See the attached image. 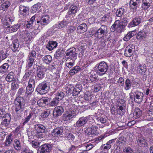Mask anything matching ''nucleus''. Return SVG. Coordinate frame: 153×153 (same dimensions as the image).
Segmentation results:
<instances>
[{"label":"nucleus","instance_id":"nucleus-1","mask_svg":"<svg viewBox=\"0 0 153 153\" xmlns=\"http://www.w3.org/2000/svg\"><path fill=\"white\" fill-rule=\"evenodd\" d=\"M25 101L23 97H18L14 100L12 108L13 112L15 111L19 114L23 111L25 108Z\"/></svg>","mask_w":153,"mask_h":153},{"label":"nucleus","instance_id":"nucleus-2","mask_svg":"<svg viewBox=\"0 0 153 153\" xmlns=\"http://www.w3.org/2000/svg\"><path fill=\"white\" fill-rule=\"evenodd\" d=\"M107 27L105 25H102L97 30H93L91 32L93 36L98 39L103 38L104 36L107 33Z\"/></svg>","mask_w":153,"mask_h":153},{"label":"nucleus","instance_id":"nucleus-3","mask_svg":"<svg viewBox=\"0 0 153 153\" xmlns=\"http://www.w3.org/2000/svg\"><path fill=\"white\" fill-rule=\"evenodd\" d=\"M97 74L100 76H102L106 74L108 69V65L106 62L102 61L96 66Z\"/></svg>","mask_w":153,"mask_h":153},{"label":"nucleus","instance_id":"nucleus-4","mask_svg":"<svg viewBox=\"0 0 153 153\" xmlns=\"http://www.w3.org/2000/svg\"><path fill=\"white\" fill-rule=\"evenodd\" d=\"M34 128L36 131V137L38 138L43 137V133H46L47 130L45 127L40 124H38L34 126Z\"/></svg>","mask_w":153,"mask_h":153},{"label":"nucleus","instance_id":"nucleus-5","mask_svg":"<svg viewBox=\"0 0 153 153\" xmlns=\"http://www.w3.org/2000/svg\"><path fill=\"white\" fill-rule=\"evenodd\" d=\"M49 87L45 81L39 83L36 88L37 91L41 94H45L47 93L49 90Z\"/></svg>","mask_w":153,"mask_h":153},{"label":"nucleus","instance_id":"nucleus-6","mask_svg":"<svg viewBox=\"0 0 153 153\" xmlns=\"http://www.w3.org/2000/svg\"><path fill=\"white\" fill-rule=\"evenodd\" d=\"M76 49L74 48H70L65 52V58L67 59L75 60L77 58V53L75 52Z\"/></svg>","mask_w":153,"mask_h":153},{"label":"nucleus","instance_id":"nucleus-7","mask_svg":"<svg viewBox=\"0 0 153 153\" xmlns=\"http://www.w3.org/2000/svg\"><path fill=\"white\" fill-rule=\"evenodd\" d=\"M139 83L134 79H130L128 78L125 81L124 89L126 91L129 90L131 87L135 88L138 86Z\"/></svg>","mask_w":153,"mask_h":153},{"label":"nucleus","instance_id":"nucleus-8","mask_svg":"<svg viewBox=\"0 0 153 153\" xmlns=\"http://www.w3.org/2000/svg\"><path fill=\"white\" fill-rule=\"evenodd\" d=\"M52 149L50 144L45 143L39 146L38 149V153H50Z\"/></svg>","mask_w":153,"mask_h":153},{"label":"nucleus","instance_id":"nucleus-9","mask_svg":"<svg viewBox=\"0 0 153 153\" xmlns=\"http://www.w3.org/2000/svg\"><path fill=\"white\" fill-rule=\"evenodd\" d=\"M125 27L120 22L119 20H116L114 23L112 25L111 28V30L112 32H114L115 30H120V32H122L125 29Z\"/></svg>","mask_w":153,"mask_h":153},{"label":"nucleus","instance_id":"nucleus-10","mask_svg":"<svg viewBox=\"0 0 153 153\" xmlns=\"http://www.w3.org/2000/svg\"><path fill=\"white\" fill-rule=\"evenodd\" d=\"M76 115V111L69 110L66 111L62 116V119L64 121H69L74 117H75Z\"/></svg>","mask_w":153,"mask_h":153},{"label":"nucleus","instance_id":"nucleus-11","mask_svg":"<svg viewBox=\"0 0 153 153\" xmlns=\"http://www.w3.org/2000/svg\"><path fill=\"white\" fill-rule=\"evenodd\" d=\"M133 96L134 101L136 103L140 104L143 100V93L138 91L136 90L134 92Z\"/></svg>","mask_w":153,"mask_h":153},{"label":"nucleus","instance_id":"nucleus-12","mask_svg":"<svg viewBox=\"0 0 153 153\" xmlns=\"http://www.w3.org/2000/svg\"><path fill=\"white\" fill-rule=\"evenodd\" d=\"M36 53L35 51H32L29 53L28 55V60L29 61L28 63V67H30L33 64V62L36 57Z\"/></svg>","mask_w":153,"mask_h":153},{"label":"nucleus","instance_id":"nucleus-13","mask_svg":"<svg viewBox=\"0 0 153 153\" xmlns=\"http://www.w3.org/2000/svg\"><path fill=\"white\" fill-rule=\"evenodd\" d=\"M63 129L61 127H57L53 130L51 132L52 135L54 137H62Z\"/></svg>","mask_w":153,"mask_h":153},{"label":"nucleus","instance_id":"nucleus-14","mask_svg":"<svg viewBox=\"0 0 153 153\" xmlns=\"http://www.w3.org/2000/svg\"><path fill=\"white\" fill-rule=\"evenodd\" d=\"M142 17L138 16L135 17L128 25L129 27H132L140 24L142 21Z\"/></svg>","mask_w":153,"mask_h":153},{"label":"nucleus","instance_id":"nucleus-15","mask_svg":"<svg viewBox=\"0 0 153 153\" xmlns=\"http://www.w3.org/2000/svg\"><path fill=\"white\" fill-rule=\"evenodd\" d=\"M64 111L63 108L61 106L56 107L54 109L53 112V116L57 117L61 115Z\"/></svg>","mask_w":153,"mask_h":153},{"label":"nucleus","instance_id":"nucleus-16","mask_svg":"<svg viewBox=\"0 0 153 153\" xmlns=\"http://www.w3.org/2000/svg\"><path fill=\"white\" fill-rule=\"evenodd\" d=\"M136 141L138 145L140 147L147 146V142L144 139L143 137L140 136L136 138Z\"/></svg>","mask_w":153,"mask_h":153},{"label":"nucleus","instance_id":"nucleus-17","mask_svg":"<svg viewBox=\"0 0 153 153\" xmlns=\"http://www.w3.org/2000/svg\"><path fill=\"white\" fill-rule=\"evenodd\" d=\"M45 73L40 66H39L37 69L36 77L38 80H41L45 76Z\"/></svg>","mask_w":153,"mask_h":153},{"label":"nucleus","instance_id":"nucleus-18","mask_svg":"<svg viewBox=\"0 0 153 153\" xmlns=\"http://www.w3.org/2000/svg\"><path fill=\"white\" fill-rule=\"evenodd\" d=\"M152 0H142L141 7L144 10H148L152 3Z\"/></svg>","mask_w":153,"mask_h":153},{"label":"nucleus","instance_id":"nucleus-19","mask_svg":"<svg viewBox=\"0 0 153 153\" xmlns=\"http://www.w3.org/2000/svg\"><path fill=\"white\" fill-rule=\"evenodd\" d=\"M88 119L87 117H82L79 118L76 123V126L81 127L85 125L87 122Z\"/></svg>","mask_w":153,"mask_h":153},{"label":"nucleus","instance_id":"nucleus-20","mask_svg":"<svg viewBox=\"0 0 153 153\" xmlns=\"http://www.w3.org/2000/svg\"><path fill=\"white\" fill-rule=\"evenodd\" d=\"M29 10L27 7L21 5L19 7V11L21 15L27 16L29 15Z\"/></svg>","mask_w":153,"mask_h":153},{"label":"nucleus","instance_id":"nucleus-21","mask_svg":"<svg viewBox=\"0 0 153 153\" xmlns=\"http://www.w3.org/2000/svg\"><path fill=\"white\" fill-rule=\"evenodd\" d=\"M50 22V17L48 15H44L41 17V25H45L49 24Z\"/></svg>","mask_w":153,"mask_h":153},{"label":"nucleus","instance_id":"nucleus-22","mask_svg":"<svg viewBox=\"0 0 153 153\" xmlns=\"http://www.w3.org/2000/svg\"><path fill=\"white\" fill-rule=\"evenodd\" d=\"M134 51L133 48L127 47L125 49L124 55L126 57H130L133 54Z\"/></svg>","mask_w":153,"mask_h":153},{"label":"nucleus","instance_id":"nucleus-23","mask_svg":"<svg viewBox=\"0 0 153 153\" xmlns=\"http://www.w3.org/2000/svg\"><path fill=\"white\" fill-rule=\"evenodd\" d=\"M57 46V43L54 41H49L48 44H47L46 46V48L48 50L51 51L55 48H56Z\"/></svg>","mask_w":153,"mask_h":153},{"label":"nucleus","instance_id":"nucleus-24","mask_svg":"<svg viewBox=\"0 0 153 153\" xmlns=\"http://www.w3.org/2000/svg\"><path fill=\"white\" fill-rule=\"evenodd\" d=\"M136 34V30L129 32L124 37L123 40L125 41L129 40L132 37Z\"/></svg>","mask_w":153,"mask_h":153},{"label":"nucleus","instance_id":"nucleus-25","mask_svg":"<svg viewBox=\"0 0 153 153\" xmlns=\"http://www.w3.org/2000/svg\"><path fill=\"white\" fill-rule=\"evenodd\" d=\"M11 45V49L13 51H15L19 45V43L17 39H15L12 42Z\"/></svg>","mask_w":153,"mask_h":153},{"label":"nucleus","instance_id":"nucleus-26","mask_svg":"<svg viewBox=\"0 0 153 153\" xmlns=\"http://www.w3.org/2000/svg\"><path fill=\"white\" fill-rule=\"evenodd\" d=\"M142 111L138 108H136L133 113L134 117L136 119L140 117L142 115Z\"/></svg>","mask_w":153,"mask_h":153},{"label":"nucleus","instance_id":"nucleus-27","mask_svg":"<svg viewBox=\"0 0 153 153\" xmlns=\"http://www.w3.org/2000/svg\"><path fill=\"white\" fill-rule=\"evenodd\" d=\"M80 70L81 68L79 66H75L72 68L69 71V74L71 75H73L77 73Z\"/></svg>","mask_w":153,"mask_h":153},{"label":"nucleus","instance_id":"nucleus-28","mask_svg":"<svg viewBox=\"0 0 153 153\" xmlns=\"http://www.w3.org/2000/svg\"><path fill=\"white\" fill-rule=\"evenodd\" d=\"M78 10V8L76 6H71L69 9L67 13V14L70 15L71 14H74L76 13Z\"/></svg>","mask_w":153,"mask_h":153},{"label":"nucleus","instance_id":"nucleus-29","mask_svg":"<svg viewBox=\"0 0 153 153\" xmlns=\"http://www.w3.org/2000/svg\"><path fill=\"white\" fill-rule=\"evenodd\" d=\"M137 38L140 40L144 39L147 36L146 34L143 31L139 32L137 34Z\"/></svg>","mask_w":153,"mask_h":153},{"label":"nucleus","instance_id":"nucleus-30","mask_svg":"<svg viewBox=\"0 0 153 153\" xmlns=\"http://www.w3.org/2000/svg\"><path fill=\"white\" fill-rule=\"evenodd\" d=\"M117 114L120 115L123 114L125 112V106H117Z\"/></svg>","mask_w":153,"mask_h":153},{"label":"nucleus","instance_id":"nucleus-31","mask_svg":"<svg viewBox=\"0 0 153 153\" xmlns=\"http://www.w3.org/2000/svg\"><path fill=\"white\" fill-rule=\"evenodd\" d=\"M42 60L44 63L49 64L52 61V57L50 55L45 56L42 58Z\"/></svg>","mask_w":153,"mask_h":153},{"label":"nucleus","instance_id":"nucleus-32","mask_svg":"<svg viewBox=\"0 0 153 153\" xmlns=\"http://www.w3.org/2000/svg\"><path fill=\"white\" fill-rule=\"evenodd\" d=\"M65 52L64 49L62 48L58 49L56 51L55 56L57 57H61Z\"/></svg>","mask_w":153,"mask_h":153},{"label":"nucleus","instance_id":"nucleus-33","mask_svg":"<svg viewBox=\"0 0 153 153\" xmlns=\"http://www.w3.org/2000/svg\"><path fill=\"white\" fill-rule=\"evenodd\" d=\"M13 146L14 148L16 150H20L21 149L20 142L17 139H16L14 140L13 143Z\"/></svg>","mask_w":153,"mask_h":153},{"label":"nucleus","instance_id":"nucleus-34","mask_svg":"<svg viewBox=\"0 0 153 153\" xmlns=\"http://www.w3.org/2000/svg\"><path fill=\"white\" fill-rule=\"evenodd\" d=\"M87 29V25L85 23L80 24L77 28V30H80L83 32H86Z\"/></svg>","mask_w":153,"mask_h":153},{"label":"nucleus","instance_id":"nucleus-35","mask_svg":"<svg viewBox=\"0 0 153 153\" xmlns=\"http://www.w3.org/2000/svg\"><path fill=\"white\" fill-rule=\"evenodd\" d=\"M59 101L56 98H53L51 102L49 103L50 106H55L59 102Z\"/></svg>","mask_w":153,"mask_h":153},{"label":"nucleus","instance_id":"nucleus-36","mask_svg":"<svg viewBox=\"0 0 153 153\" xmlns=\"http://www.w3.org/2000/svg\"><path fill=\"white\" fill-rule=\"evenodd\" d=\"M34 87L28 85L26 89V94L27 96L30 95L34 91Z\"/></svg>","mask_w":153,"mask_h":153},{"label":"nucleus","instance_id":"nucleus-37","mask_svg":"<svg viewBox=\"0 0 153 153\" xmlns=\"http://www.w3.org/2000/svg\"><path fill=\"white\" fill-rule=\"evenodd\" d=\"M9 67L7 63H4L2 66L0 67V72L3 73L7 71V69Z\"/></svg>","mask_w":153,"mask_h":153},{"label":"nucleus","instance_id":"nucleus-38","mask_svg":"<svg viewBox=\"0 0 153 153\" xmlns=\"http://www.w3.org/2000/svg\"><path fill=\"white\" fill-rule=\"evenodd\" d=\"M89 128H90L91 129V132L92 134L94 135H97L98 134V131H97V127L93 125H89Z\"/></svg>","mask_w":153,"mask_h":153},{"label":"nucleus","instance_id":"nucleus-39","mask_svg":"<svg viewBox=\"0 0 153 153\" xmlns=\"http://www.w3.org/2000/svg\"><path fill=\"white\" fill-rule=\"evenodd\" d=\"M51 110L48 109L44 111L41 114V117L43 118L48 117L51 113Z\"/></svg>","mask_w":153,"mask_h":153},{"label":"nucleus","instance_id":"nucleus-40","mask_svg":"<svg viewBox=\"0 0 153 153\" xmlns=\"http://www.w3.org/2000/svg\"><path fill=\"white\" fill-rule=\"evenodd\" d=\"M56 95V97L60 101L64 97L65 94L62 92L59 91L57 92Z\"/></svg>","mask_w":153,"mask_h":153},{"label":"nucleus","instance_id":"nucleus-41","mask_svg":"<svg viewBox=\"0 0 153 153\" xmlns=\"http://www.w3.org/2000/svg\"><path fill=\"white\" fill-rule=\"evenodd\" d=\"M126 140L123 137H121L119 138L116 141V145H119L120 144L123 145L124 143L126 142Z\"/></svg>","mask_w":153,"mask_h":153},{"label":"nucleus","instance_id":"nucleus-42","mask_svg":"<svg viewBox=\"0 0 153 153\" xmlns=\"http://www.w3.org/2000/svg\"><path fill=\"white\" fill-rule=\"evenodd\" d=\"M41 7V4L40 3H37L36 4L33 5L32 8V12L33 13L35 12L39 9Z\"/></svg>","mask_w":153,"mask_h":153},{"label":"nucleus","instance_id":"nucleus-43","mask_svg":"<svg viewBox=\"0 0 153 153\" xmlns=\"http://www.w3.org/2000/svg\"><path fill=\"white\" fill-rule=\"evenodd\" d=\"M27 134L29 138H34V136H36V131H35L34 130L28 131Z\"/></svg>","mask_w":153,"mask_h":153},{"label":"nucleus","instance_id":"nucleus-44","mask_svg":"<svg viewBox=\"0 0 153 153\" xmlns=\"http://www.w3.org/2000/svg\"><path fill=\"white\" fill-rule=\"evenodd\" d=\"M130 7L131 9L136 10L138 6L137 3L135 2L130 0L129 2Z\"/></svg>","mask_w":153,"mask_h":153},{"label":"nucleus","instance_id":"nucleus-45","mask_svg":"<svg viewBox=\"0 0 153 153\" xmlns=\"http://www.w3.org/2000/svg\"><path fill=\"white\" fill-rule=\"evenodd\" d=\"M34 114L33 113L31 112L30 113L29 115L26 116V117L25 118L24 121L23 123L24 125L30 119L32 116Z\"/></svg>","mask_w":153,"mask_h":153},{"label":"nucleus","instance_id":"nucleus-46","mask_svg":"<svg viewBox=\"0 0 153 153\" xmlns=\"http://www.w3.org/2000/svg\"><path fill=\"white\" fill-rule=\"evenodd\" d=\"M124 13V9L123 8H120L117 10L116 13V16L117 17H121Z\"/></svg>","mask_w":153,"mask_h":153},{"label":"nucleus","instance_id":"nucleus-47","mask_svg":"<svg viewBox=\"0 0 153 153\" xmlns=\"http://www.w3.org/2000/svg\"><path fill=\"white\" fill-rule=\"evenodd\" d=\"M11 90H15L19 88V85L17 84V82L16 81L12 82L11 84Z\"/></svg>","mask_w":153,"mask_h":153},{"label":"nucleus","instance_id":"nucleus-48","mask_svg":"<svg viewBox=\"0 0 153 153\" xmlns=\"http://www.w3.org/2000/svg\"><path fill=\"white\" fill-rule=\"evenodd\" d=\"M40 143V142L37 140H33L31 142L32 146L35 148L39 146Z\"/></svg>","mask_w":153,"mask_h":153},{"label":"nucleus","instance_id":"nucleus-49","mask_svg":"<svg viewBox=\"0 0 153 153\" xmlns=\"http://www.w3.org/2000/svg\"><path fill=\"white\" fill-rule=\"evenodd\" d=\"M32 73L31 70H29L28 71L26 72L23 77V80L24 81H26L27 79V78L29 77Z\"/></svg>","mask_w":153,"mask_h":153},{"label":"nucleus","instance_id":"nucleus-50","mask_svg":"<svg viewBox=\"0 0 153 153\" xmlns=\"http://www.w3.org/2000/svg\"><path fill=\"white\" fill-rule=\"evenodd\" d=\"M97 120L98 121L100 122L101 123L103 124H104L107 121L106 117H97Z\"/></svg>","mask_w":153,"mask_h":153},{"label":"nucleus","instance_id":"nucleus-51","mask_svg":"<svg viewBox=\"0 0 153 153\" xmlns=\"http://www.w3.org/2000/svg\"><path fill=\"white\" fill-rule=\"evenodd\" d=\"M125 101L122 99H119L117 102V106H125Z\"/></svg>","mask_w":153,"mask_h":153},{"label":"nucleus","instance_id":"nucleus-52","mask_svg":"<svg viewBox=\"0 0 153 153\" xmlns=\"http://www.w3.org/2000/svg\"><path fill=\"white\" fill-rule=\"evenodd\" d=\"M28 85L35 87V80L34 79L30 78L29 79Z\"/></svg>","mask_w":153,"mask_h":153},{"label":"nucleus","instance_id":"nucleus-53","mask_svg":"<svg viewBox=\"0 0 153 153\" xmlns=\"http://www.w3.org/2000/svg\"><path fill=\"white\" fill-rule=\"evenodd\" d=\"M89 79L91 82H97L98 80L97 76L95 74L91 75L90 76Z\"/></svg>","mask_w":153,"mask_h":153},{"label":"nucleus","instance_id":"nucleus-54","mask_svg":"<svg viewBox=\"0 0 153 153\" xmlns=\"http://www.w3.org/2000/svg\"><path fill=\"white\" fill-rule=\"evenodd\" d=\"M76 30V27L74 26H71L68 28V33H72Z\"/></svg>","mask_w":153,"mask_h":153},{"label":"nucleus","instance_id":"nucleus-55","mask_svg":"<svg viewBox=\"0 0 153 153\" xmlns=\"http://www.w3.org/2000/svg\"><path fill=\"white\" fill-rule=\"evenodd\" d=\"M123 153H132V151L131 149L129 147H126L123 149Z\"/></svg>","mask_w":153,"mask_h":153},{"label":"nucleus","instance_id":"nucleus-56","mask_svg":"<svg viewBox=\"0 0 153 153\" xmlns=\"http://www.w3.org/2000/svg\"><path fill=\"white\" fill-rule=\"evenodd\" d=\"M20 26V25H15L12 26L11 27H10V28H11V31H13V32H15L19 28Z\"/></svg>","mask_w":153,"mask_h":153},{"label":"nucleus","instance_id":"nucleus-57","mask_svg":"<svg viewBox=\"0 0 153 153\" xmlns=\"http://www.w3.org/2000/svg\"><path fill=\"white\" fill-rule=\"evenodd\" d=\"M104 40V43L108 41H109L111 40V39L110 35H104L102 38Z\"/></svg>","mask_w":153,"mask_h":153},{"label":"nucleus","instance_id":"nucleus-58","mask_svg":"<svg viewBox=\"0 0 153 153\" xmlns=\"http://www.w3.org/2000/svg\"><path fill=\"white\" fill-rule=\"evenodd\" d=\"M67 24V22L65 21H62L58 25V27L60 28L63 27Z\"/></svg>","mask_w":153,"mask_h":153},{"label":"nucleus","instance_id":"nucleus-59","mask_svg":"<svg viewBox=\"0 0 153 153\" xmlns=\"http://www.w3.org/2000/svg\"><path fill=\"white\" fill-rule=\"evenodd\" d=\"M120 22L123 24V25L125 27L128 23L127 19L126 17H124L122 19L121 21H120Z\"/></svg>","mask_w":153,"mask_h":153},{"label":"nucleus","instance_id":"nucleus-60","mask_svg":"<svg viewBox=\"0 0 153 153\" xmlns=\"http://www.w3.org/2000/svg\"><path fill=\"white\" fill-rule=\"evenodd\" d=\"M139 68L141 70L142 73H144L146 70V66L145 65H140L139 66Z\"/></svg>","mask_w":153,"mask_h":153},{"label":"nucleus","instance_id":"nucleus-61","mask_svg":"<svg viewBox=\"0 0 153 153\" xmlns=\"http://www.w3.org/2000/svg\"><path fill=\"white\" fill-rule=\"evenodd\" d=\"M118 83L119 84V85L121 86H123L124 85L125 82L124 81V79L121 77H120L118 79Z\"/></svg>","mask_w":153,"mask_h":153},{"label":"nucleus","instance_id":"nucleus-62","mask_svg":"<svg viewBox=\"0 0 153 153\" xmlns=\"http://www.w3.org/2000/svg\"><path fill=\"white\" fill-rule=\"evenodd\" d=\"M102 147L104 149L108 150L110 149L111 147V145L110 144L106 143V144H104L102 146Z\"/></svg>","mask_w":153,"mask_h":153},{"label":"nucleus","instance_id":"nucleus-63","mask_svg":"<svg viewBox=\"0 0 153 153\" xmlns=\"http://www.w3.org/2000/svg\"><path fill=\"white\" fill-rule=\"evenodd\" d=\"M101 89L100 85L97 84L94 86V90L95 91L97 92L99 91Z\"/></svg>","mask_w":153,"mask_h":153},{"label":"nucleus","instance_id":"nucleus-64","mask_svg":"<svg viewBox=\"0 0 153 153\" xmlns=\"http://www.w3.org/2000/svg\"><path fill=\"white\" fill-rule=\"evenodd\" d=\"M14 76L15 74L13 72H10V79L11 80V81L10 80V82H14L16 81L15 78L14 77Z\"/></svg>","mask_w":153,"mask_h":153}]
</instances>
